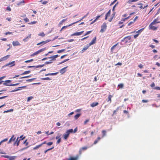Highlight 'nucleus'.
Here are the masks:
<instances>
[{
	"label": "nucleus",
	"instance_id": "obj_1",
	"mask_svg": "<svg viewBox=\"0 0 160 160\" xmlns=\"http://www.w3.org/2000/svg\"><path fill=\"white\" fill-rule=\"evenodd\" d=\"M46 49V48H42V49L39 50L35 52L33 54H32L30 55V56L31 57H33V56H34L35 55L39 54V53L43 51H44Z\"/></svg>",
	"mask_w": 160,
	"mask_h": 160
},
{
	"label": "nucleus",
	"instance_id": "obj_2",
	"mask_svg": "<svg viewBox=\"0 0 160 160\" xmlns=\"http://www.w3.org/2000/svg\"><path fill=\"white\" fill-rule=\"evenodd\" d=\"M107 27V25L105 23H103L102 25L101 26V29L100 30V32H104L106 29Z\"/></svg>",
	"mask_w": 160,
	"mask_h": 160
},
{
	"label": "nucleus",
	"instance_id": "obj_3",
	"mask_svg": "<svg viewBox=\"0 0 160 160\" xmlns=\"http://www.w3.org/2000/svg\"><path fill=\"white\" fill-rule=\"evenodd\" d=\"M131 39V36H128L124 37L123 39L121 40V42L125 41L126 43L128 42V40H130Z\"/></svg>",
	"mask_w": 160,
	"mask_h": 160
},
{
	"label": "nucleus",
	"instance_id": "obj_4",
	"mask_svg": "<svg viewBox=\"0 0 160 160\" xmlns=\"http://www.w3.org/2000/svg\"><path fill=\"white\" fill-rule=\"evenodd\" d=\"M154 24L151 23L149 25V29H150L155 30L157 29V28L153 26Z\"/></svg>",
	"mask_w": 160,
	"mask_h": 160
},
{
	"label": "nucleus",
	"instance_id": "obj_5",
	"mask_svg": "<svg viewBox=\"0 0 160 160\" xmlns=\"http://www.w3.org/2000/svg\"><path fill=\"white\" fill-rule=\"evenodd\" d=\"M79 158V155H77L75 157H70L67 160H78Z\"/></svg>",
	"mask_w": 160,
	"mask_h": 160
},
{
	"label": "nucleus",
	"instance_id": "obj_6",
	"mask_svg": "<svg viewBox=\"0 0 160 160\" xmlns=\"http://www.w3.org/2000/svg\"><path fill=\"white\" fill-rule=\"evenodd\" d=\"M44 66V64H42V65H38V66H28V68H33V67H34V68H38L42 67L43 66Z\"/></svg>",
	"mask_w": 160,
	"mask_h": 160
},
{
	"label": "nucleus",
	"instance_id": "obj_7",
	"mask_svg": "<svg viewBox=\"0 0 160 160\" xmlns=\"http://www.w3.org/2000/svg\"><path fill=\"white\" fill-rule=\"evenodd\" d=\"M96 37H95L93 39V40L89 43V45H88L89 46H91V45L95 44L96 42Z\"/></svg>",
	"mask_w": 160,
	"mask_h": 160
},
{
	"label": "nucleus",
	"instance_id": "obj_8",
	"mask_svg": "<svg viewBox=\"0 0 160 160\" xmlns=\"http://www.w3.org/2000/svg\"><path fill=\"white\" fill-rule=\"evenodd\" d=\"M84 32V31H82L80 32H75L73 33L72 35V36H79L81 35L83 32Z\"/></svg>",
	"mask_w": 160,
	"mask_h": 160
},
{
	"label": "nucleus",
	"instance_id": "obj_9",
	"mask_svg": "<svg viewBox=\"0 0 160 160\" xmlns=\"http://www.w3.org/2000/svg\"><path fill=\"white\" fill-rule=\"evenodd\" d=\"M10 56V55H7L5 57H2V58H0V62L4 60H6L7 58H9Z\"/></svg>",
	"mask_w": 160,
	"mask_h": 160
},
{
	"label": "nucleus",
	"instance_id": "obj_10",
	"mask_svg": "<svg viewBox=\"0 0 160 160\" xmlns=\"http://www.w3.org/2000/svg\"><path fill=\"white\" fill-rule=\"evenodd\" d=\"M67 67H68V66H67L66 67H65L62 68L61 70H60V72L61 73V74H63L66 71V70H65V69L66 68H67Z\"/></svg>",
	"mask_w": 160,
	"mask_h": 160
},
{
	"label": "nucleus",
	"instance_id": "obj_11",
	"mask_svg": "<svg viewBox=\"0 0 160 160\" xmlns=\"http://www.w3.org/2000/svg\"><path fill=\"white\" fill-rule=\"evenodd\" d=\"M15 61H13L7 64H6V66H9L10 67H12L15 66Z\"/></svg>",
	"mask_w": 160,
	"mask_h": 160
},
{
	"label": "nucleus",
	"instance_id": "obj_12",
	"mask_svg": "<svg viewBox=\"0 0 160 160\" xmlns=\"http://www.w3.org/2000/svg\"><path fill=\"white\" fill-rule=\"evenodd\" d=\"M58 57V55H56L52 57H48V58L51 59V60H56V58Z\"/></svg>",
	"mask_w": 160,
	"mask_h": 160
},
{
	"label": "nucleus",
	"instance_id": "obj_13",
	"mask_svg": "<svg viewBox=\"0 0 160 160\" xmlns=\"http://www.w3.org/2000/svg\"><path fill=\"white\" fill-rule=\"evenodd\" d=\"M112 97H113V96L111 94H109L108 96V100L107 101V102H109L110 103H111L112 102L111 98Z\"/></svg>",
	"mask_w": 160,
	"mask_h": 160
},
{
	"label": "nucleus",
	"instance_id": "obj_14",
	"mask_svg": "<svg viewBox=\"0 0 160 160\" xmlns=\"http://www.w3.org/2000/svg\"><path fill=\"white\" fill-rule=\"evenodd\" d=\"M15 137H14V135H13L12 136V137L10 138L8 141V143H10L12 141H14L15 139Z\"/></svg>",
	"mask_w": 160,
	"mask_h": 160
},
{
	"label": "nucleus",
	"instance_id": "obj_15",
	"mask_svg": "<svg viewBox=\"0 0 160 160\" xmlns=\"http://www.w3.org/2000/svg\"><path fill=\"white\" fill-rule=\"evenodd\" d=\"M12 45L14 46H18L20 45V43L18 41H15L12 42Z\"/></svg>",
	"mask_w": 160,
	"mask_h": 160
},
{
	"label": "nucleus",
	"instance_id": "obj_16",
	"mask_svg": "<svg viewBox=\"0 0 160 160\" xmlns=\"http://www.w3.org/2000/svg\"><path fill=\"white\" fill-rule=\"evenodd\" d=\"M98 105V102H94L92 103L90 105V106L92 107H94L96 106H97Z\"/></svg>",
	"mask_w": 160,
	"mask_h": 160
},
{
	"label": "nucleus",
	"instance_id": "obj_17",
	"mask_svg": "<svg viewBox=\"0 0 160 160\" xmlns=\"http://www.w3.org/2000/svg\"><path fill=\"white\" fill-rule=\"evenodd\" d=\"M58 73V72H56L55 73H48L47 74H45V76H48L50 75H57Z\"/></svg>",
	"mask_w": 160,
	"mask_h": 160
},
{
	"label": "nucleus",
	"instance_id": "obj_18",
	"mask_svg": "<svg viewBox=\"0 0 160 160\" xmlns=\"http://www.w3.org/2000/svg\"><path fill=\"white\" fill-rule=\"evenodd\" d=\"M110 12H111V10H109V11L107 13L106 15H105V20H107V19L108 17L110 15Z\"/></svg>",
	"mask_w": 160,
	"mask_h": 160
},
{
	"label": "nucleus",
	"instance_id": "obj_19",
	"mask_svg": "<svg viewBox=\"0 0 160 160\" xmlns=\"http://www.w3.org/2000/svg\"><path fill=\"white\" fill-rule=\"evenodd\" d=\"M151 23L155 24L156 23H160V21H158V18H157L155 19Z\"/></svg>",
	"mask_w": 160,
	"mask_h": 160
},
{
	"label": "nucleus",
	"instance_id": "obj_20",
	"mask_svg": "<svg viewBox=\"0 0 160 160\" xmlns=\"http://www.w3.org/2000/svg\"><path fill=\"white\" fill-rule=\"evenodd\" d=\"M138 0H129L127 2V3L131 4L132 2H136Z\"/></svg>",
	"mask_w": 160,
	"mask_h": 160
},
{
	"label": "nucleus",
	"instance_id": "obj_21",
	"mask_svg": "<svg viewBox=\"0 0 160 160\" xmlns=\"http://www.w3.org/2000/svg\"><path fill=\"white\" fill-rule=\"evenodd\" d=\"M31 34H29V35L28 36H27V37L25 38H24V39H23V41L24 42L27 41L28 40V39L31 38Z\"/></svg>",
	"mask_w": 160,
	"mask_h": 160
},
{
	"label": "nucleus",
	"instance_id": "obj_22",
	"mask_svg": "<svg viewBox=\"0 0 160 160\" xmlns=\"http://www.w3.org/2000/svg\"><path fill=\"white\" fill-rule=\"evenodd\" d=\"M101 138L100 137H98L97 139L95 140L93 143V144H96L100 140Z\"/></svg>",
	"mask_w": 160,
	"mask_h": 160
},
{
	"label": "nucleus",
	"instance_id": "obj_23",
	"mask_svg": "<svg viewBox=\"0 0 160 160\" xmlns=\"http://www.w3.org/2000/svg\"><path fill=\"white\" fill-rule=\"evenodd\" d=\"M103 15V14H102L101 15H98L96 17V18L95 19H94L93 21L92 22V23H93L95 22L100 17H101V16Z\"/></svg>",
	"mask_w": 160,
	"mask_h": 160
},
{
	"label": "nucleus",
	"instance_id": "obj_24",
	"mask_svg": "<svg viewBox=\"0 0 160 160\" xmlns=\"http://www.w3.org/2000/svg\"><path fill=\"white\" fill-rule=\"evenodd\" d=\"M102 137H104L106 135V131L105 130H102Z\"/></svg>",
	"mask_w": 160,
	"mask_h": 160
},
{
	"label": "nucleus",
	"instance_id": "obj_25",
	"mask_svg": "<svg viewBox=\"0 0 160 160\" xmlns=\"http://www.w3.org/2000/svg\"><path fill=\"white\" fill-rule=\"evenodd\" d=\"M30 71H27L24 72L23 73L21 74V75H23L29 73L30 72Z\"/></svg>",
	"mask_w": 160,
	"mask_h": 160
},
{
	"label": "nucleus",
	"instance_id": "obj_26",
	"mask_svg": "<svg viewBox=\"0 0 160 160\" xmlns=\"http://www.w3.org/2000/svg\"><path fill=\"white\" fill-rule=\"evenodd\" d=\"M81 114L80 113L77 114L74 116V118L75 120L77 119L80 116Z\"/></svg>",
	"mask_w": 160,
	"mask_h": 160
},
{
	"label": "nucleus",
	"instance_id": "obj_27",
	"mask_svg": "<svg viewBox=\"0 0 160 160\" xmlns=\"http://www.w3.org/2000/svg\"><path fill=\"white\" fill-rule=\"evenodd\" d=\"M16 157L15 156H11L9 158V160H14Z\"/></svg>",
	"mask_w": 160,
	"mask_h": 160
},
{
	"label": "nucleus",
	"instance_id": "obj_28",
	"mask_svg": "<svg viewBox=\"0 0 160 160\" xmlns=\"http://www.w3.org/2000/svg\"><path fill=\"white\" fill-rule=\"evenodd\" d=\"M24 0H22V1H21L20 2H19L18 3H17V5L18 6H19L22 3V4H24Z\"/></svg>",
	"mask_w": 160,
	"mask_h": 160
},
{
	"label": "nucleus",
	"instance_id": "obj_29",
	"mask_svg": "<svg viewBox=\"0 0 160 160\" xmlns=\"http://www.w3.org/2000/svg\"><path fill=\"white\" fill-rule=\"evenodd\" d=\"M118 43H117L116 44L114 45L111 48V50L112 52L113 50L118 45Z\"/></svg>",
	"mask_w": 160,
	"mask_h": 160
},
{
	"label": "nucleus",
	"instance_id": "obj_30",
	"mask_svg": "<svg viewBox=\"0 0 160 160\" xmlns=\"http://www.w3.org/2000/svg\"><path fill=\"white\" fill-rule=\"evenodd\" d=\"M11 80H6L5 81V83H3V85H5L6 86H7V85H8V84L6 83V82L9 83L11 82Z\"/></svg>",
	"mask_w": 160,
	"mask_h": 160
},
{
	"label": "nucleus",
	"instance_id": "obj_31",
	"mask_svg": "<svg viewBox=\"0 0 160 160\" xmlns=\"http://www.w3.org/2000/svg\"><path fill=\"white\" fill-rule=\"evenodd\" d=\"M63 138L64 139L66 140L69 137L68 135H67L66 133L63 135Z\"/></svg>",
	"mask_w": 160,
	"mask_h": 160
},
{
	"label": "nucleus",
	"instance_id": "obj_32",
	"mask_svg": "<svg viewBox=\"0 0 160 160\" xmlns=\"http://www.w3.org/2000/svg\"><path fill=\"white\" fill-rule=\"evenodd\" d=\"M51 41V40H47L46 41H43V45L45 44L46 43L49 42Z\"/></svg>",
	"mask_w": 160,
	"mask_h": 160
},
{
	"label": "nucleus",
	"instance_id": "obj_33",
	"mask_svg": "<svg viewBox=\"0 0 160 160\" xmlns=\"http://www.w3.org/2000/svg\"><path fill=\"white\" fill-rule=\"evenodd\" d=\"M38 35V36H41L42 37H44L45 36V34L43 32H42V33H39Z\"/></svg>",
	"mask_w": 160,
	"mask_h": 160
},
{
	"label": "nucleus",
	"instance_id": "obj_34",
	"mask_svg": "<svg viewBox=\"0 0 160 160\" xmlns=\"http://www.w3.org/2000/svg\"><path fill=\"white\" fill-rule=\"evenodd\" d=\"M19 84V83H15V84H10L9 85H8V86H17V85H18ZM7 86H8V85H7Z\"/></svg>",
	"mask_w": 160,
	"mask_h": 160
},
{
	"label": "nucleus",
	"instance_id": "obj_35",
	"mask_svg": "<svg viewBox=\"0 0 160 160\" xmlns=\"http://www.w3.org/2000/svg\"><path fill=\"white\" fill-rule=\"evenodd\" d=\"M42 146L41 145V144L38 145H37L36 146H35L33 148L34 149H37L38 148H39V147H41Z\"/></svg>",
	"mask_w": 160,
	"mask_h": 160
},
{
	"label": "nucleus",
	"instance_id": "obj_36",
	"mask_svg": "<svg viewBox=\"0 0 160 160\" xmlns=\"http://www.w3.org/2000/svg\"><path fill=\"white\" fill-rule=\"evenodd\" d=\"M41 79L43 80H50L51 79L49 77H46L41 78Z\"/></svg>",
	"mask_w": 160,
	"mask_h": 160
},
{
	"label": "nucleus",
	"instance_id": "obj_37",
	"mask_svg": "<svg viewBox=\"0 0 160 160\" xmlns=\"http://www.w3.org/2000/svg\"><path fill=\"white\" fill-rule=\"evenodd\" d=\"M90 46L88 45H87V46H86V47H84L83 48V50H84L85 51H86V50Z\"/></svg>",
	"mask_w": 160,
	"mask_h": 160
},
{
	"label": "nucleus",
	"instance_id": "obj_38",
	"mask_svg": "<svg viewBox=\"0 0 160 160\" xmlns=\"http://www.w3.org/2000/svg\"><path fill=\"white\" fill-rule=\"evenodd\" d=\"M18 137L17 139V140H16V141L15 142V143H16V144H17V146H18L19 144V141L20 140H19L18 141H17L18 140Z\"/></svg>",
	"mask_w": 160,
	"mask_h": 160
},
{
	"label": "nucleus",
	"instance_id": "obj_39",
	"mask_svg": "<svg viewBox=\"0 0 160 160\" xmlns=\"http://www.w3.org/2000/svg\"><path fill=\"white\" fill-rule=\"evenodd\" d=\"M61 136V134L58 133V136L56 137L55 139H58L59 138H60V137Z\"/></svg>",
	"mask_w": 160,
	"mask_h": 160
},
{
	"label": "nucleus",
	"instance_id": "obj_40",
	"mask_svg": "<svg viewBox=\"0 0 160 160\" xmlns=\"http://www.w3.org/2000/svg\"><path fill=\"white\" fill-rule=\"evenodd\" d=\"M65 51V49H62V50H58V51H57V53H60L63 52H64Z\"/></svg>",
	"mask_w": 160,
	"mask_h": 160
},
{
	"label": "nucleus",
	"instance_id": "obj_41",
	"mask_svg": "<svg viewBox=\"0 0 160 160\" xmlns=\"http://www.w3.org/2000/svg\"><path fill=\"white\" fill-rule=\"evenodd\" d=\"M6 10L8 11H11V9L9 6L7 7L6 8Z\"/></svg>",
	"mask_w": 160,
	"mask_h": 160
},
{
	"label": "nucleus",
	"instance_id": "obj_42",
	"mask_svg": "<svg viewBox=\"0 0 160 160\" xmlns=\"http://www.w3.org/2000/svg\"><path fill=\"white\" fill-rule=\"evenodd\" d=\"M87 148H88V147H83L82 148H81V149H82V150H87Z\"/></svg>",
	"mask_w": 160,
	"mask_h": 160
},
{
	"label": "nucleus",
	"instance_id": "obj_43",
	"mask_svg": "<svg viewBox=\"0 0 160 160\" xmlns=\"http://www.w3.org/2000/svg\"><path fill=\"white\" fill-rule=\"evenodd\" d=\"M118 109H119V107H118L115 110H114L113 112V114H115L116 113V112L118 110Z\"/></svg>",
	"mask_w": 160,
	"mask_h": 160
},
{
	"label": "nucleus",
	"instance_id": "obj_44",
	"mask_svg": "<svg viewBox=\"0 0 160 160\" xmlns=\"http://www.w3.org/2000/svg\"><path fill=\"white\" fill-rule=\"evenodd\" d=\"M118 87H119V88H122L123 87V84L122 83L118 85Z\"/></svg>",
	"mask_w": 160,
	"mask_h": 160
},
{
	"label": "nucleus",
	"instance_id": "obj_45",
	"mask_svg": "<svg viewBox=\"0 0 160 160\" xmlns=\"http://www.w3.org/2000/svg\"><path fill=\"white\" fill-rule=\"evenodd\" d=\"M61 141V138H59L57 141L56 143L59 144Z\"/></svg>",
	"mask_w": 160,
	"mask_h": 160
},
{
	"label": "nucleus",
	"instance_id": "obj_46",
	"mask_svg": "<svg viewBox=\"0 0 160 160\" xmlns=\"http://www.w3.org/2000/svg\"><path fill=\"white\" fill-rule=\"evenodd\" d=\"M53 144L52 142H49L46 143V144L48 146H50Z\"/></svg>",
	"mask_w": 160,
	"mask_h": 160
},
{
	"label": "nucleus",
	"instance_id": "obj_47",
	"mask_svg": "<svg viewBox=\"0 0 160 160\" xmlns=\"http://www.w3.org/2000/svg\"><path fill=\"white\" fill-rule=\"evenodd\" d=\"M67 131H68L70 133L73 132V130L72 129H68V130H67Z\"/></svg>",
	"mask_w": 160,
	"mask_h": 160
},
{
	"label": "nucleus",
	"instance_id": "obj_48",
	"mask_svg": "<svg viewBox=\"0 0 160 160\" xmlns=\"http://www.w3.org/2000/svg\"><path fill=\"white\" fill-rule=\"evenodd\" d=\"M26 87V86L19 87L18 88V89H21V90L22 88H25Z\"/></svg>",
	"mask_w": 160,
	"mask_h": 160
},
{
	"label": "nucleus",
	"instance_id": "obj_49",
	"mask_svg": "<svg viewBox=\"0 0 160 160\" xmlns=\"http://www.w3.org/2000/svg\"><path fill=\"white\" fill-rule=\"evenodd\" d=\"M32 98H33V97L32 96L28 97V99H27V101H30Z\"/></svg>",
	"mask_w": 160,
	"mask_h": 160
},
{
	"label": "nucleus",
	"instance_id": "obj_50",
	"mask_svg": "<svg viewBox=\"0 0 160 160\" xmlns=\"http://www.w3.org/2000/svg\"><path fill=\"white\" fill-rule=\"evenodd\" d=\"M23 20L26 22H28L29 21V19L27 18H24Z\"/></svg>",
	"mask_w": 160,
	"mask_h": 160
},
{
	"label": "nucleus",
	"instance_id": "obj_51",
	"mask_svg": "<svg viewBox=\"0 0 160 160\" xmlns=\"http://www.w3.org/2000/svg\"><path fill=\"white\" fill-rule=\"evenodd\" d=\"M79 22V21H77V22H74L72 23H71V24H70L69 25H68V26H68V27H69V26H71V25H73V24H75V23H77V22Z\"/></svg>",
	"mask_w": 160,
	"mask_h": 160
},
{
	"label": "nucleus",
	"instance_id": "obj_52",
	"mask_svg": "<svg viewBox=\"0 0 160 160\" xmlns=\"http://www.w3.org/2000/svg\"><path fill=\"white\" fill-rule=\"evenodd\" d=\"M37 22V21H33V22H32L30 23H29L28 24H35Z\"/></svg>",
	"mask_w": 160,
	"mask_h": 160
},
{
	"label": "nucleus",
	"instance_id": "obj_53",
	"mask_svg": "<svg viewBox=\"0 0 160 160\" xmlns=\"http://www.w3.org/2000/svg\"><path fill=\"white\" fill-rule=\"evenodd\" d=\"M52 62H45V64H51Z\"/></svg>",
	"mask_w": 160,
	"mask_h": 160
},
{
	"label": "nucleus",
	"instance_id": "obj_54",
	"mask_svg": "<svg viewBox=\"0 0 160 160\" xmlns=\"http://www.w3.org/2000/svg\"><path fill=\"white\" fill-rule=\"evenodd\" d=\"M134 22L133 21H131L128 24V26H129L131 25Z\"/></svg>",
	"mask_w": 160,
	"mask_h": 160
},
{
	"label": "nucleus",
	"instance_id": "obj_55",
	"mask_svg": "<svg viewBox=\"0 0 160 160\" xmlns=\"http://www.w3.org/2000/svg\"><path fill=\"white\" fill-rule=\"evenodd\" d=\"M91 32V31H89L87 32L86 33H85L84 35V36H86L87 35H88L90 34Z\"/></svg>",
	"mask_w": 160,
	"mask_h": 160
},
{
	"label": "nucleus",
	"instance_id": "obj_56",
	"mask_svg": "<svg viewBox=\"0 0 160 160\" xmlns=\"http://www.w3.org/2000/svg\"><path fill=\"white\" fill-rule=\"evenodd\" d=\"M138 5H140V6L139 7V8L141 9L142 8V4L141 3H139L138 4Z\"/></svg>",
	"mask_w": 160,
	"mask_h": 160
},
{
	"label": "nucleus",
	"instance_id": "obj_57",
	"mask_svg": "<svg viewBox=\"0 0 160 160\" xmlns=\"http://www.w3.org/2000/svg\"><path fill=\"white\" fill-rule=\"evenodd\" d=\"M138 66L140 68H141V69L143 67V65L142 64H139L138 65Z\"/></svg>",
	"mask_w": 160,
	"mask_h": 160
},
{
	"label": "nucleus",
	"instance_id": "obj_58",
	"mask_svg": "<svg viewBox=\"0 0 160 160\" xmlns=\"http://www.w3.org/2000/svg\"><path fill=\"white\" fill-rule=\"evenodd\" d=\"M21 90V89H14V90H12L11 91V92H16V91H18V90Z\"/></svg>",
	"mask_w": 160,
	"mask_h": 160
},
{
	"label": "nucleus",
	"instance_id": "obj_59",
	"mask_svg": "<svg viewBox=\"0 0 160 160\" xmlns=\"http://www.w3.org/2000/svg\"><path fill=\"white\" fill-rule=\"evenodd\" d=\"M67 20V19H63L62 20V21H61L60 22V24H62L63 22H65V21H66V20Z\"/></svg>",
	"mask_w": 160,
	"mask_h": 160
},
{
	"label": "nucleus",
	"instance_id": "obj_60",
	"mask_svg": "<svg viewBox=\"0 0 160 160\" xmlns=\"http://www.w3.org/2000/svg\"><path fill=\"white\" fill-rule=\"evenodd\" d=\"M139 34L138 33V34H137L134 35L133 37L134 38H136L138 36Z\"/></svg>",
	"mask_w": 160,
	"mask_h": 160
},
{
	"label": "nucleus",
	"instance_id": "obj_61",
	"mask_svg": "<svg viewBox=\"0 0 160 160\" xmlns=\"http://www.w3.org/2000/svg\"><path fill=\"white\" fill-rule=\"evenodd\" d=\"M126 20H127L126 18H122L121 20V21L122 22H125Z\"/></svg>",
	"mask_w": 160,
	"mask_h": 160
},
{
	"label": "nucleus",
	"instance_id": "obj_62",
	"mask_svg": "<svg viewBox=\"0 0 160 160\" xmlns=\"http://www.w3.org/2000/svg\"><path fill=\"white\" fill-rule=\"evenodd\" d=\"M89 119L86 120L84 122V124H86L89 121Z\"/></svg>",
	"mask_w": 160,
	"mask_h": 160
},
{
	"label": "nucleus",
	"instance_id": "obj_63",
	"mask_svg": "<svg viewBox=\"0 0 160 160\" xmlns=\"http://www.w3.org/2000/svg\"><path fill=\"white\" fill-rule=\"evenodd\" d=\"M151 87H153L155 86V84L154 82L152 83L150 85Z\"/></svg>",
	"mask_w": 160,
	"mask_h": 160
},
{
	"label": "nucleus",
	"instance_id": "obj_64",
	"mask_svg": "<svg viewBox=\"0 0 160 160\" xmlns=\"http://www.w3.org/2000/svg\"><path fill=\"white\" fill-rule=\"evenodd\" d=\"M157 97L159 100H160V93L157 94Z\"/></svg>",
	"mask_w": 160,
	"mask_h": 160
}]
</instances>
